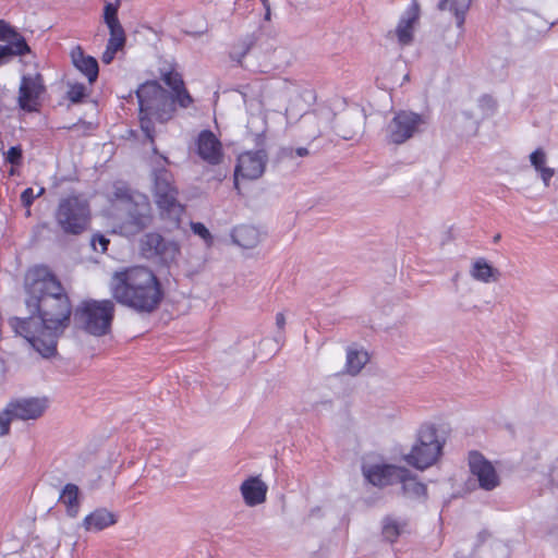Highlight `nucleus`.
Instances as JSON below:
<instances>
[{
	"instance_id": "obj_1",
	"label": "nucleus",
	"mask_w": 558,
	"mask_h": 558,
	"mask_svg": "<svg viewBox=\"0 0 558 558\" xmlns=\"http://www.w3.org/2000/svg\"><path fill=\"white\" fill-rule=\"evenodd\" d=\"M25 289V305L36 315L11 317L9 326L43 357H53L60 337L71 324L70 296L57 276L43 265L28 270Z\"/></svg>"
},
{
	"instance_id": "obj_2",
	"label": "nucleus",
	"mask_w": 558,
	"mask_h": 558,
	"mask_svg": "<svg viewBox=\"0 0 558 558\" xmlns=\"http://www.w3.org/2000/svg\"><path fill=\"white\" fill-rule=\"evenodd\" d=\"M161 80L171 89V97L157 81H147L136 89L140 126L151 145L155 144L158 124L171 121L175 117L177 107L187 109L194 104L179 72L167 71L161 74Z\"/></svg>"
},
{
	"instance_id": "obj_3",
	"label": "nucleus",
	"mask_w": 558,
	"mask_h": 558,
	"mask_svg": "<svg viewBox=\"0 0 558 558\" xmlns=\"http://www.w3.org/2000/svg\"><path fill=\"white\" fill-rule=\"evenodd\" d=\"M110 293L120 305L137 314H151L161 305L165 291L160 279L147 266L134 265L114 271Z\"/></svg>"
},
{
	"instance_id": "obj_4",
	"label": "nucleus",
	"mask_w": 558,
	"mask_h": 558,
	"mask_svg": "<svg viewBox=\"0 0 558 558\" xmlns=\"http://www.w3.org/2000/svg\"><path fill=\"white\" fill-rule=\"evenodd\" d=\"M54 219L65 234H82L89 228L92 220L88 201L82 194H70L60 198Z\"/></svg>"
},
{
	"instance_id": "obj_5",
	"label": "nucleus",
	"mask_w": 558,
	"mask_h": 558,
	"mask_svg": "<svg viewBox=\"0 0 558 558\" xmlns=\"http://www.w3.org/2000/svg\"><path fill=\"white\" fill-rule=\"evenodd\" d=\"M114 312L112 300H85L76 307L75 318L84 331L101 337L110 332Z\"/></svg>"
},
{
	"instance_id": "obj_6",
	"label": "nucleus",
	"mask_w": 558,
	"mask_h": 558,
	"mask_svg": "<svg viewBox=\"0 0 558 558\" xmlns=\"http://www.w3.org/2000/svg\"><path fill=\"white\" fill-rule=\"evenodd\" d=\"M441 451L442 442L439 440L436 427L425 424L420 427L416 441L410 453L404 456V461L409 465L423 471L438 461Z\"/></svg>"
},
{
	"instance_id": "obj_7",
	"label": "nucleus",
	"mask_w": 558,
	"mask_h": 558,
	"mask_svg": "<svg viewBox=\"0 0 558 558\" xmlns=\"http://www.w3.org/2000/svg\"><path fill=\"white\" fill-rule=\"evenodd\" d=\"M178 189L173 185L167 172L156 177L154 186L155 203L162 220L178 229L181 225L185 207L178 201Z\"/></svg>"
},
{
	"instance_id": "obj_8",
	"label": "nucleus",
	"mask_w": 558,
	"mask_h": 558,
	"mask_svg": "<svg viewBox=\"0 0 558 558\" xmlns=\"http://www.w3.org/2000/svg\"><path fill=\"white\" fill-rule=\"evenodd\" d=\"M138 250L142 257L146 259H158L163 265L177 262L181 254L178 242L166 240L157 232L145 233L138 242Z\"/></svg>"
},
{
	"instance_id": "obj_9",
	"label": "nucleus",
	"mask_w": 558,
	"mask_h": 558,
	"mask_svg": "<svg viewBox=\"0 0 558 558\" xmlns=\"http://www.w3.org/2000/svg\"><path fill=\"white\" fill-rule=\"evenodd\" d=\"M119 7L120 0H117L116 3L108 2L104 8V22L107 25L110 35L106 49L101 56V61L105 64L112 62L117 52L123 49L126 41L124 28L118 17Z\"/></svg>"
},
{
	"instance_id": "obj_10",
	"label": "nucleus",
	"mask_w": 558,
	"mask_h": 558,
	"mask_svg": "<svg viewBox=\"0 0 558 558\" xmlns=\"http://www.w3.org/2000/svg\"><path fill=\"white\" fill-rule=\"evenodd\" d=\"M119 7L120 0H117L116 3L108 2L104 8V22L107 25L110 35L106 49L101 56V61L105 64L112 62L117 52L123 49L126 41L124 28L118 17Z\"/></svg>"
},
{
	"instance_id": "obj_11",
	"label": "nucleus",
	"mask_w": 558,
	"mask_h": 558,
	"mask_svg": "<svg viewBox=\"0 0 558 558\" xmlns=\"http://www.w3.org/2000/svg\"><path fill=\"white\" fill-rule=\"evenodd\" d=\"M268 156L264 149L247 150L236 158L234 167V187L240 193V181H253L259 179L266 169Z\"/></svg>"
},
{
	"instance_id": "obj_12",
	"label": "nucleus",
	"mask_w": 558,
	"mask_h": 558,
	"mask_svg": "<svg viewBox=\"0 0 558 558\" xmlns=\"http://www.w3.org/2000/svg\"><path fill=\"white\" fill-rule=\"evenodd\" d=\"M423 123L421 114L405 110L399 111L388 124V141L396 145L403 144L418 132Z\"/></svg>"
},
{
	"instance_id": "obj_13",
	"label": "nucleus",
	"mask_w": 558,
	"mask_h": 558,
	"mask_svg": "<svg viewBox=\"0 0 558 558\" xmlns=\"http://www.w3.org/2000/svg\"><path fill=\"white\" fill-rule=\"evenodd\" d=\"M128 217L125 218L122 229L125 233L135 234L147 228L151 222L150 207L146 199L137 203L132 199L129 194L122 197Z\"/></svg>"
},
{
	"instance_id": "obj_14",
	"label": "nucleus",
	"mask_w": 558,
	"mask_h": 558,
	"mask_svg": "<svg viewBox=\"0 0 558 558\" xmlns=\"http://www.w3.org/2000/svg\"><path fill=\"white\" fill-rule=\"evenodd\" d=\"M45 86L40 74L24 75L19 88V106L26 112H37Z\"/></svg>"
},
{
	"instance_id": "obj_15",
	"label": "nucleus",
	"mask_w": 558,
	"mask_h": 558,
	"mask_svg": "<svg viewBox=\"0 0 558 558\" xmlns=\"http://www.w3.org/2000/svg\"><path fill=\"white\" fill-rule=\"evenodd\" d=\"M197 156L207 165L218 166L223 161L221 141L210 130H203L195 141Z\"/></svg>"
},
{
	"instance_id": "obj_16",
	"label": "nucleus",
	"mask_w": 558,
	"mask_h": 558,
	"mask_svg": "<svg viewBox=\"0 0 558 558\" xmlns=\"http://www.w3.org/2000/svg\"><path fill=\"white\" fill-rule=\"evenodd\" d=\"M470 472L477 478L480 487L493 490L500 481L494 465L478 451L469 453Z\"/></svg>"
},
{
	"instance_id": "obj_17",
	"label": "nucleus",
	"mask_w": 558,
	"mask_h": 558,
	"mask_svg": "<svg viewBox=\"0 0 558 558\" xmlns=\"http://www.w3.org/2000/svg\"><path fill=\"white\" fill-rule=\"evenodd\" d=\"M15 420L28 421L40 417L48 407L46 398H21L8 403Z\"/></svg>"
},
{
	"instance_id": "obj_18",
	"label": "nucleus",
	"mask_w": 558,
	"mask_h": 558,
	"mask_svg": "<svg viewBox=\"0 0 558 558\" xmlns=\"http://www.w3.org/2000/svg\"><path fill=\"white\" fill-rule=\"evenodd\" d=\"M363 473L371 484L384 487L399 483L400 476L407 474V469L392 464H375L364 468Z\"/></svg>"
},
{
	"instance_id": "obj_19",
	"label": "nucleus",
	"mask_w": 558,
	"mask_h": 558,
	"mask_svg": "<svg viewBox=\"0 0 558 558\" xmlns=\"http://www.w3.org/2000/svg\"><path fill=\"white\" fill-rule=\"evenodd\" d=\"M0 41L8 43L0 45L10 49V56L22 57L31 53V47L26 43L24 36L4 20H0Z\"/></svg>"
},
{
	"instance_id": "obj_20",
	"label": "nucleus",
	"mask_w": 558,
	"mask_h": 558,
	"mask_svg": "<svg viewBox=\"0 0 558 558\" xmlns=\"http://www.w3.org/2000/svg\"><path fill=\"white\" fill-rule=\"evenodd\" d=\"M420 19V5L416 0H413L405 11L403 17L400 19L395 34L398 43L401 46H408L413 40L414 25Z\"/></svg>"
},
{
	"instance_id": "obj_21",
	"label": "nucleus",
	"mask_w": 558,
	"mask_h": 558,
	"mask_svg": "<svg viewBox=\"0 0 558 558\" xmlns=\"http://www.w3.org/2000/svg\"><path fill=\"white\" fill-rule=\"evenodd\" d=\"M70 57L74 68L86 76L90 84L97 81L99 66L94 57L86 54L80 45H76L71 49Z\"/></svg>"
},
{
	"instance_id": "obj_22",
	"label": "nucleus",
	"mask_w": 558,
	"mask_h": 558,
	"mask_svg": "<svg viewBox=\"0 0 558 558\" xmlns=\"http://www.w3.org/2000/svg\"><path fill=\"white\" fill-rule=\"evenodd\" d=\"M241 493L247 506H256L265 501L267 486L258 477L252 476L242 483Z\"/></svg>"
},
{
	"instance_id": "obj_23",
	"label": "nucleus",
	"mask_w": 558,
	"mask_h": 558,
	"mask_svg": "<svg viewBox=\"0 0 558 558\" xmlns=\"http://www.w3.org/2000/svg\"><path fill=\"white\" fill-rule=\"evenodd\" d=\"M116 523L113 513L106 509H96L85 517L84 527L87 531H101Z\"/></svg>"
},
{
	"instance_id": "obj_24",
	"label": "nucleus",
	"mask_w": 558,
	"mask_h": 558,
	"mask_svg": "<svg viewBox=\"0 0 558 558\" xmlns=\"http://www.w3.org/2000/svg\"><path fill=\"white\" fill-rule=\"evenodd\" d=\"M399 483L402 485V492L410 498L425 499L427 497V487L418 482L415 476L407 469V474L400 476Z\"/></svg>"
},
{
	"instance_id": "obj_25",
	"label": "nucleus",
	"mask_w": 558,
	"mask_h": 558,
	"mask_svg": "<svg viewBox=\"0 0 558 558\" xmlns=\"http://www.w3.org/2000/svg\"><path fill=\"white\" fill-rule=\"evenodd\" d=\"M470 272L473 279L485 283L499 278V271L482 257L474 260Z\"/></svg>"
},
{
	"instance_id": "obj_26",
	"label": "nucleus",
	"mask_w": 558,
	"mask_h": 558,
	"mask_svg": "<svg viewBox=\"0 0 558 558\" xmlns=\"http://www.w3.org/2000/svg\"><path fill=\"white\" fill-rule=\"evenodd\" d=\"M408 532V521L397 520L390 515L384 518L381 533L386 541L396 543L402 533Z\"/></svg>"
},
{
	"instance_id": "obj_27",
	"label": "nucleus",
	"mask_w": 558,
	"mask_h": 558,
	"mask_svg": "<svg viewBox=\"0 0 558 558\" xmlns=\"http://www.w3.org/2000/svg\"><path fill=\"white\" fill-rule=\"evenodd\" d=\"M59 501L65 506L66 513L70 517H76L80 509L78 487L69 483L62 489Z\"/></svg>"
},
{
	"instance_id": "obj_28",
	"label": "nucleus",
	"mask_w": 558,
	"mask_h": 558,
	"mask_svg": "<svg viewBox=\"0 0 558 558\" xmlns=\"http://www.w3.org/2000/svg\"><path fill=\"white\" fill-rule=\"evenodd\" d=\"M472 0H440L439 10L451 11L457 20V26L462 27L465 22V14L470 9Z\"/></svg>"
},
{
	"instance_id": "obj_29",
	"label": "nucleus",
	"mask_w": 558,
	"mask_h": 558,
	"mask_svg": "<svg viewBox=\"0 0 558 558\" xmlns=\"http://www.w3.org/2000/svg\"><path fill=\"white\" fill-rule=\"evenodd\" d=\"M234 241L242 247H253L257 241V231L248 226H241L234 229L233 232Z\"/></svg>"
},
{
	"instance_id": "obj_30",
	"label": "nucleus",
	"mask_w": 558,
	"mask_h": 558,
	"mask_svg": "<svg viewBox=\"0 0 558 558\" xmlns=\"http://www.w3.org/2000/svg\"><path fill=\"white\" fill-rule=\"evenodd\" d=\"M368 361L366 352H359L356 350H349L347 353V371L351 375H356Z\"/></svg>"
},
{
	"instance_id": "obj_31",
	"label": "nucleus",
	"mask_w": 558,
	"mask_h": 558,
	"mask_svg": "<svg viewBox=\"0 0 558 558\" xmlns=\"http://www.w3.org/2000/svg\"><path fill=\"white\" fill-rule=\"evenodd\" d=\"M88 96V90L83 83H73L69 85L66 98L73 102H82Z\"/></svg>"
},
{
	"instance_id": "obj_32",
	"label": "nucleus",
	"mask_w": 558,
	"mask_h": 558,
	"mask_svg": "<svg viewBox=\"0 0 558 558\" xmlns=\"http://www.w3.org/2000/svg\"><path fill=\"white\" fill-rule=\"evenodd\" d=\"M15 420L12 412H9V405L0 413V436H5L10 432V424Z\"/></svg>"
},
{
	"instance_id": "obj_33",
	"label": "nucleus",
	"mask_w": 558,
	"mask_h": 558,
	"mask_svg": "<svg viewBox=\"0 0 558 558\" xmlns=\"http://www.w3.org/2000/svg\"><path fill=\"white\" fill-rule=\"evenodd\" d=\"M192 231L202 238L208 245L213 243V235L205 225L202 222H191Z\"/></svg>"
},
{
	"instance_id": "obj_34",
	"label": "nucleus",
	"mask_w": 558,
	"mask_h": 558,
	"mask_svg": "<svg viewBox=\"0 0 558 558\" xmlns=\"http://www.w3.org/2000/svg\"><path fill=\"white\" fill-rule=\"evenodd\" d=\"M23 159V151L21 146H12L5 154V160L14 166L21 165Z\"/></svg>"
},
{
	"instance_id": "obj_35",
	"label": "nucleus",
	"mask_w": 558,
	"mask_h": 558,
	"mask_svg": "<svg viewBox=\"0 0 558 558\" xmlns=\"http://www.w3.org/2000/svg\"><path fill=\"white\" fill-rule=\"evenodd\" d=\"M36 194L32 187L25 189L21 194V203L26 208V216H31V206L36 199Z\"/></svg>"
},
{
	"instance_id": "obj_36",
	"label": "nucleus",
	"mask_w": 558,
	"mask_h": 558,
	"mask_svg": "<svg viewBox=\"0 0 558 558\" xmlns=\"http://www.w3.org/2000/svg\"><path fill=\"white\" fill-rule=\"evenodd\" d=\"M530 160L532 166L537 171L539 168L545 166L546 155L543 149L538 148L531 154Z\"/></svg>"
},
{
	"instance_id": "obj_37",
	"label": "nucleus",
	"mask_w": 558,
	"mask_h": 558,
	"mask_svg": "<svg viewBox=\"0 0 558 558\" xmlns=\"http://www.w3.org/2000/svg\"><path fill=\"white\" fill-rule=\"evenodd\" d=\"M109 243V240L102 234H96L92 239L93 246L96 248L98 244L102 253H105L108 250Z\"/></svg>"
},
{
	"instance_id": "obj_38",
	"label": "nucleus",
	"mask_w": 558,
	"mask_h": 558,
	"mask_svg": "<svg viewBox=\"0 0 558 558\" xmlns=\"http://www.w3.org/2000/svg\"><path fill=\"white\" fill-rule=\"evenodd\" d=\"M539 172L542 180L544 181L545 185L548 186L551 178L555 174V170L549 167H542L537 170Z\"/></svg>"
},
{
	"instance_id": "obj_39",
	"label": "nucleus",
	"mask_w": 558,
	"mask_h": 558,
	"mask_svg": "<svg viewBox=\"0 0 558 558\" xmlns=\"http://www.w3.org/2000/svg\"><path fill=\"white\" fill-rule=\"evenodd\" d=\"M11 58L13 57L10 56V49L7 47H0V65L8 63Z\"/></svg>"
},
{
	"instance_id": "obj_40",
	"label": "nucleus",
	"mask_w": 558,
	"mask_h": 558,
	"mask_svg": "<svg viewBox=\"0 0 558 558\" xmlns=\"http://www.w3.org/2000/svg\"><path fill=\"white\" fill-rule=\"evenodd\" d=\"M276 325L279 329L283 330L286 326V317L283 313H278L276 315Z\"/></svg>"
},
{
	"instance_id": "obj_41",
	"label": "nucleus",
	"mask_w": 558,
	"mask_h": 558,
	"mask_svg": "<svg viewBox=\"0 0 558 558\" xmlns=\"http://www.w3.org/2000/svg\"><path fill=\"white\" fill-rule=\"evenodd\" d=\"M265 9V20L270 21L271 17V11H270V3L269 0L266 3H262Z\"/></svg>"
},
{
	"instance_id": "obj_42",
	"label": "nucleus",
	"mask_w": 558,
	"mask_h": 558,
	"mask_svg": "<svg viewBox=\"0 0 558 558\" xmlns=\"http://www.w3.org/2000/svg\"><path fill=\"white\" fill-rule=\"evenodd\" d=\"M296 155L300 156V157L307 156L308 155V150L305 147H299L296 149Z\"/></svg>"
},
{
	"instance_id": "obj_43",
	"label": "nucleus",
	"mask_w": 558,
	"mask_h": 558,
	"mask_svg": "<svg viewBox=\"0 0 558 558\" xmlns=\"http://www.w3.org/2000/svg\"><path fill=\"white\" fill-rule=\"evenodd\" d=\"M45 191H46V190H45V187H43V186H41V187L38 190V192L36 193V197H40V196H43V195L45 194Z\"/></svg>"
},
{
	"instance_id": "obj_44",
	"label": "nucleus",
	"mask_w": 558,
	"mask_h": 558,
	"mask_svg": "<svg viewBox=\"0 0 558 558\" xmlns=\"http://www.w3.org/2000/svg\"><path fill=\"white\" fill-rule=\"evenodd\" d=\"M268 0H260L262 3H266Z\"/></svg>"
}]
</instances>
